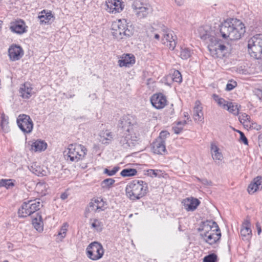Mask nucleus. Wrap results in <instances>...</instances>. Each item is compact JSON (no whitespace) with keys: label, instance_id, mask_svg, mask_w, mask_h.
I'll list each match as a JSON object with an SVG mask.
<instances>
[{"label":"nucleus","instance_id":"f257e3e1","mask_svg":"<svg viewBox=\"0 0 262 262\" xmlns=\"http://www.w3.org/2000/svg\"><path fill=\"white\" fill-rule=\"evenodd\" d=\"M220 31L222 37L231 40L239 39L246 32L244 24L236 18L227 19L221 24Z\"/></svg>","mask_w":262,"mask_h":262},{"label":"nucleus","instance_id":"f03ea898","mask_svg":"<svg viewBox=\"0 0 262 262\" xmlns=\"http://www.w3.org/2000/svg\"><path fill=\"white\" fill-rule=\"evenodd\" d=\"M125 191L127 196L130 200H139L147 193L148 185L142 180H134L126 185Z\"/></svg>","mask_w":262,"mask_h":262},{"label":"nucleus","instance_id":"7ed1b4c3","mask_svg":"<svg viewBox=\"0 0 262 262\" xmlns=\"http://www.w3.org/2000/svg\"><path fill=\"white\" fill-rule=\"evenodd\" d=\"M112 34L117 40L130 37L134 34L132 26H128L126 19H118L112 25Z\"/></svg>","mask_w":262,"mask_h":262},{"label":"nucleus","instance_id":"20e7f679","mask_svg":"<svg viewBox=\"0 0 262 262\" xmlns=\"http://www.w3.org/2000/svg\"><path fill=\"white\" fill-rule=\"evenodd\" d=\"M87 152L86 148L81 144H70L64 151L63 155L67 161L77 162L83 159Z\"/></svg>","mask_w":262,"mask_h":262},{"label":"nucleus","instance_id":"39448f33","mask_svg":"<svg viewBox=\"0 0 262 262\" xmlns=\"http://www.w3.org/2000/svg\"><path fill=\"white\" fill-rule=\"evenodd\" d=\"M248 52L255 59L262 58V34H256L251 37L248 43Z\"/></svg>","mask_w":262,"mask_h":262},{"label":"nucleus","instance_id":"423d86ee","mask_svg":"<svg viewBox=\"0 0 262 262\" xmlns=\"http://www.w3.org/2000/svg\"><path fill=\"white\" fill-rule=\"evenodd\" d=\"M42 206L40 202V199H38L25 202L18 209V215L21 217H25L31 215L38 211Z\"/></svg>","mask_w":262,"mask_h":262},{"label":"nucleus","instance_id":"0eeeda50","mask_svg":"<svg viewBox=\"0 0 262 262\" xmlns=\"http://www.w3.org/2000/svg\"><path fill=\"white\" fill-rule=\"evenodd\" d=\"M208 48L210 55L214 58L223 57L227 49L217 37L211 38V42H208Z\"/></svg>","mask_w":262,"mask_h":262},{"label":"nucleus","instance_id":"6e6552de","mask_svg":"<svg viewBox=\"0 0 262 262\" xmlns=\"http://www.w3.org/2000/svg\"><path fill=\"white\" fill-rule=\"evenodd\" d=\"M132 7L137 17L139 19L146 17L152 12V8L149 5L144 4L139 1H134Z\"/></svg>","mask_w":262,"mask_h":262},{"label":"nucleus","instance_id":"1a4fd4ad","mask_svg":"<svg viewBox=\"0 0 262 262\" xmlns=\"http://www.w3.org/2000/svg\"><path fill=\"white\" fill-rule=\"evenodd\" d=\"M87 256L93 260L100 259L103 255L104 249L101 244L97 242L91 243L86 248Z\"/></svg>","mask_w":262,"mask_h":262},{"label":"nucleus","instance_id":"9d476101","mask_svg":"<svg viewBox=\"0 0 262 262\" xmlns=\"http://www.w3.org/2000/svg\"><path fill=\"white\" fill-rule=\"evenodd\" d=\"M160 33L162 35V43L167 46L169 49L173 50L177 44V36L173 35V32L168 30L165 26H162L161 32Z\"/></svg>","mask_w":262,"mask_h":262},{"label":"nucleus","instance_id":"9b49d317","mask_svg":"<svg viewBox=\"0 0 262 262\" xmlns=\"http://www.w3.org/2000/svg\"><path fill=\"white\" fill-rule=\"evenodd\" d=\"M17 123L24 133L29 134L32 132L33 123L29 116L25 114L19 115L17 119Z\"/></svg>","mask_w":262,"mask_h":262},{"label":"nucleus","instance_id":"f8f14e48","mask_svg":"<svg viewBox=\"0 0 262 262\" xmlns=\"http://www.w3.org/2000/svg\"><path fill=\"white\" fill-rule=\"evenodd\" d=\"M106 6L108 12L116 14L123 10L124 5L120 0H108L106 2Z\"/></svg>","mask_w":262,"mask_h":262},{"label":"nucleus","instance_id":"ddd939ff","mask_svg":"<svg viewBox=\"0 0 262 262\" xmlns=\"http://www.w3.org/2000/svg\"><path fill=\"white\" fill-rule=\"evenodd\" d=\"M201 237L209 245H213L220 241L221 237V232L220 229L217 231H211L206 233H200Z\"/></svg>","mask_w":262,"mask_h":262},{"label":"nucleus","instance_id":"4468645a","mask_svg":"<svg viewBox=\"0 0 262 262\" xmlns=\"http://www.w3.org/2000/svg\"><path fill=\"white\" fill-rule=\"evenodd\" d=\"M219 227L217 223L212 220H207L202 223L200 228L198 229L201 233H206L212 231H217L219 230Z\"/></svg>","mask_w":262,"mask_h":262},{"label":"nucleus","instance_id":"2eb2a0df","mask_svg":"<svg viewBox=\"0 0 262 262\" xmlns=\"http://www.w3.org/2000/svg\"><path fill=\"white\" fill-rule=\"evenodd\" d=\"M152 105L157 109L163 108L166 104V97L161 93L154 94L150 98Z\"/></svg>","mask_w":262,"mask_h":262},{"label":"nucleus","instance_id":"dca6fc26","mask_svg":"<svg viewBox=\"0 0 262 262\" xmlns=\"http://www.w3.org/2000/svg\"><path fill=\"white\" fill-rule=\"evenodd\" d=\"M135 121L133 116L127 115L122 117L119 123V126L121 128L122 131L130 133V126L133 125Z\"/></svg>","mask_w":262,"mask_h":262},{"label":"nucleus","instance_id":"f3484780","mask_svg":"<svg viewBox=\"0 0 262 262\" xmlns=\"http://www.w3.org/2000/svg\"><path fill=\"white\" fill-rule=\"evenodd\" d=\"M198 31L200 37L203 40L208 39V42H211V38H217L215 32L211 30L209 26L201 27Z\"/></svg>","mask_w":262,"mask_h":262},{"label":"nucleus","instance_id":"a211bd4d","mask_svg":"<svg viewBox=\"0 0 262 262\" xmlns=\"http://www.w3.org/2000/svg\"><path fill=\"white\" fill-rule=\"evenodd\" d=\"M8 54L11 60L16 61L23 56L24 51L20 46L12 45L9 48Z\"/></svg>","mask_w":262,"mask_h":262},{"label":"nucleus","instance_id":"6ab92c4d","mask_svg":"<svg viewBox=\"0 0 262 262\" xmlns=\"http://www.w3.org/2000/svg\"><path fill=\"white\" fill-rule=\"evenodd\" d=\"M184 208L188 211H193L200 205V201L196 198H188L183 200Z\"/></svg>","mask_w":262,"mask_h":262},{"label":"nucleus","instance_id":"aec40b11","mask_svg":"<svg viewBox=\"0 0 262 262\" xmlns=\"http://www.w3.org/2000/svg\"><path fill=\"white\" fill-rule=\"evenodd\" d=\"M33 88L30 82H26L20 85L19 93L23 99H28L32 96Z\"/></svg>","mask_w":262,"mask_h":262},{"label":"nucleus","instance_id":"412c9836","mask_svg":"<svg viewBox=\"0 0 262 262\" xmlns=\"http://www.w3.org/2000/svg\"><path fill=\"white\" fill-rule=\"evenodd\" d=\"M152 151L155 154L163 155L166 152L165 142L161 139H157L152 143Z\"/></svg>","mask_w":262,"mask_h":262},{"label":"nucleus","instance_id":"4be33fe9","mask_svg":"<svg viewBox=\"0 0 262 262\" xmlns=\"http://www.w3.org/2000/svg\"><path fill=\"white\" fill-rule=\"evenodd\" d=\"M135 63V57L131 54H123L121 59L118 60V64L120 67H129Z\"/></svg>","mask_w":262,"mask_h":262},{"label":"nucleus","instance_id":"5701e85b","mask_svg":"<svg viewBox=\"0 0 262 262\" xmlns=\"http://www.w3.org/2000/svg\"><path fill=\"white\" fill-rule=\"evenodd\" d=\"M262 188V177H257L249 185L247 190L250 194H253Z\"/></svg>","mask_w":262,"mask_h":262},{"label":"nucleus","instance_id":"b1692460","mask_svg":"<svg viewBox=\"0 0 262 262\" xmlns=\"http://www.w3.org/2000/svg\"><path fill=\"white\" fill-rule=\"evenodd\" d=\"M250 222L249 220H245L242 225V228L241 230V236L248 239L252 234V230L250 228Z\"/></svg>","mask_w":262,"mask_h":262},{"label":"nucleus","instance_id":"393cba45","mask_svg":"<svg viewBox=\"0 0 262 262\" xmlns=\"http://www.w3.org/2000/svg\"><path fill=\"white\" fill-rule=\"evenodd\" d=\"M202 108L200 102L196 101L193 108V118L195 121L200 122L203 120Z\"/></svg>","mask_w":262,"mask_h":262},{"label":"nucleus","instance_id":"a878e982","mask_svg":"<svg viewBox=\"0 0 262 262\" xmlns=\"http://www.w3.org/2000/svg\"><path fill=\"white\" fill-rule=\"evenodd\" d=\"M28 168L33 173L37 176H43L47 174L46 170L43 169V168L37 164V163H32Z\"/></svg>","mask_w":262,"mask_h":262},{"label":"nucleus","instance_id":"bb28decb","mask_svg":"<svg viewBox=\"0 0 262 262\" xmlns=\"http://www.w3.org/2000/svg\"><path fill=\"white\" fill-rule=\"evenodd\" d=\"M10 29L12 32L20 34L26 32L25 24L23 21H16L13 23L11 26Z\"/></svg>","mask_w":262,"mask_h":262},{"label":"nucleus","instance_id":"cd10ccee","mask_svg":"<svg viewBox=\"0 0 262 262\" xmlns=\"http://www.w3.org/2000/svg\"><path fill=\"white\" fill-rule=\"evenodd\" d=\"M32 225L34 228L38 232H42L43 231V222L41 215L37 213L36 217H33L32 219Z\"/></svg>","mask_w":262,"mask_h":262},{"label":"nucleus","instance_id":"c85d7f7f","mask_svg":"<svg viewBox=\"0 0 262 262\" xmlns=\"http://www.w3.org/2000/svg\"><path fill=\"white\" fill-rule=\"evenodd\" d=\"M90 224L91 229H92L94 231H97L98 232L102 231L103 228V223L101 221V220L98 219H90Z\"/></svg>","mask_w":262,"mask_h":262},{"label":"nucleus","instance_id":"c756f323","mask_svg":"<svg viewBox=\"0 0 262 262\" xmlns=\"http://www.w3.org/2000/svg\"><path fill=\"white\" fill-rule=\"evenodd\" d=\"M125 132L123 135H120L119 137V143L123 148L127 149L130 146V134Z\"/></svg>","mask_w":262,"mask_h":262},{"label":"nucleus","instance_id":"7c9ffc66","mask_svg":"<svg viewBox=\"0 0 262 262\" xmlns=\"http://www.w3.org/2000/svg\"><path fill=\"white\" fill-rule=\"evenodd\" d=\"M47 143L40 140L33 142L31 144V149L35 151H41L47 148Z\"/></svg>","mask_w":262,"mask_h":262},{"label":"nucleus","instance_id":"2f4dec72","mask_svg":"<svg viewBox=\"0 0 262 262\" xmlns=\"http://www.w3.org/2000/svg\"><path fill=\"white\" fill-rule=\"evenodd\" d=\"M102 207V206L99 205L98 204H96V203L94 202H91L88 207L85 209L84 212L85 217H88L89 216V213L92 211L99 212L100 210H102L101 208Z\"/></svg>","mask_w":262,"mask_h":262},{"label":"nucleus","instance_id":"473e14b6","mask_svg":"<svg viewBox=\"0 0 262 262\" xmlns=\"http://www.w3.org/2000/svg\"><path fill=\"white\" fill-rule=\"evenodd\" d=\"M38 17L41 23L46 24L53 17V15L50 11H46V10H43L39 13Z\"/></svg>","mask_w":262,"mask_h":262},{"label":"nucleus","instance_id":"72a5a7b5","mask_svg":"<svg viewBox=\"0 0 262 262\" xmlns=\"http://www.w3.org/2000/svg\"><path fill=\"white\" fill-rule=\"evenodd\" d=\"M113 139L111 132L106 130L100 135V141L102 144H108L111 143Z\"/></svg>","mask_w":262,"mask_h":262},{"label":"nucleus","instance_id":"f704fd0d","mask_svg":"<svg viewBox=\"0 0 262 262\" xmlns=\"http://www.w3.org/2000/svg\"><path fill=\"white\" fill-rule=\"evenodd\" d=\"M211 150L212 157L213 160L222 161L223 159V155L221 152L219 151V148L215 145L211 144Z\"/></svg>","mask_w":262,"mask_h":262},{"label":"nucleus","instance_id":"c9c22d12","mask_svg":"<svg viewBox=\"0 0 262 262\" xmlns=\"http://www.w3.org/2000/svg\"><path fill=\"white\" fill-rule=\"evenodd\" d=\"M115 180L112 178H107L104 180L101 183V186L103 189H109L113 187Z\"/></svg>","mask_w":262,"mask_h":262},{"label":"nucleus","instance_id":"e433bc0d","mask_svg":"<svg viewBox=\"0 0 262 262\" xmlns=\"http://www.w3.org/2000/svg\"><path fill=\"white\" fill-rule=\"evenodd\" d=\"M137 173V171L135 168H125L121 171L120 174L123 177H127L135 176Z\"/></svg>","mask_w":262,"mask_h":262},{"label":"nucleus","instance_id":"4c0bfd02","mask_svg":"<svg viewBox=\"0 0 262 262\" xmlns=\"http://www.w3.org/2000/svg\"><path fill=\"white\" fill-rule=\"evenodd\" d=\"M226 110L234 115H237L239 113V108L237 104H235L232 102L228 103Z\"/></svg>","mask_w":262,"mask_h":262},{"label":"nucleus","instance_id":"58836bf2","mask_svg":"<svg viewBox=\"0 0 262 262\" xmlns=\"http://www.w3.org/2000/svg\"><path fill=\"white\" fill-rule=\"evenodd\" d=\"M192 54V51L186 47H181L180 52V57L183 59H187Z\"/></svg>","mask_w":262,"mask_h":262},{"label":"nucleus","instance_id":"ea45409f","mask_svg":"<svg viewBox=\"0 0 262 262\" xmlns=\"http://www.w3.org/2000/svg\"><path fill=\"white\" fill-rule=\"evenodd\" d=\"M186 124V121H179L176 125L172 127V130L176 134H179L182 131L183 126Z\"/></svg>","mask_w":262,"mask_h":262},{"label":"nucleus","instance_id":"a19ab883","mask_svg":"<svg viewBox=\"0 0 262 262\" xmlns=\"http://www.w3.org/2000/svg\"><path fill=\"white\" fill-rule=\"evenodd\" d=\"M8 123V117L6 116L4 114H2L1 116V125L2 129L6 132H8L9 130Z\"/></svg>","mask_w":262,"mask_h":262},{"label":"nucleus","instance_id":"79ce46f5","mask_svg":"<svg viewBox=\"0 0 262 262\" xmlns=\"http://www.w3.org/2000/svg\"><path fill=\"white\" fill-rule=\"evenodd\" d=\"M68 226H69L68 224L67 223H65L62 225L61 228L60 229V230L58 233V236H59L60 237L61 241L66 236Z\"/></svg>","mask_w":262,"mask_h":262},{"label":"nucleus","instance_id":"37998d69","mask_svg":"<svg viewBox=\"0 0 262 262\" xmlns=\"http://www.w3.org/2000/svg\"><path fill=\"white\" fill-rule=\"evenodd\" d=\"M14 184L13 182V180L11 179H8V180L2 179L0 181V186L5 187L7 189L14 186Z\"/></svg>","mask_w":262,"mask_h":262},{"label":"nucleus","instance_id":"c03bdc74","mask_svg":"<svg viewBox=\"0 0 262 262\" xmlns=\"http://www.w3.org/2000/svg\"><path fill=\"white\" fill-rule=\"evenodd\" d=\"M217 260V255L215 253H211L204 257L203 262H216Z\"/></svg>","mask_w":262,"mask_h":262},{"label":"nucleus","instance_id":"a18cd8bd","mask_svg":"<svg viewBox=\"0 0 262 262\" xmlns=\"http://www.w3.org/2000/svg\"><path fill=\"white\" fill-rule=\"evenodd\" d=\"M172 80L173 81L180 83L182 81V76L178 70H174L172 74Z\"/></svg>","mask_w":262,"mask_h":262},{"label":"nucleus","instance_id":"49530a36","mask_svg":"<svg viewBox=\"0 0 262 262\" xmlns=\"http://www.w3.org/2000/svg\"><path fill=\"white\" fill-rule=\"evenodd\" d=\"M147 175L152 178L160 177L161 171L158 169H148L146 171Z\"/></svg>","mask_w":262,"mask_h":262},{"label":"nucleus","instance_id":"de8ad7c7","mask_svg":"<svg viewBox=\"0 0 262 262\" xmlns=\"http://www.w3.org/2000/svg\"><path fill=\"white\" fill-rule=\"evenodd\" d=\"M119 167L118 166H115L113 168L112 170H110L107 168H105L104 170V173L106 174L108 176H112L115 175L117 171L119 170Z\"/></svg>","mask_w":262,"mask_h":262},{"label":"nucleus","instance_id":"09e8293b","mask_svg":"<svg viewBox=\"0 0 262 262\" xmlns=\"http://www.w3.org/2000/svg\"><path fill=\"white\" fill-rule=\"evenodd\" d=\"M250 117L245 113H242L239 116V120L241 123H245L247 121L250 122Z\"/></svg>","mask_w":262,"mask_h":262},{"label":"nucleus","instance_id":"8fccbe9b","mask_svg":"<svg viewBox=\"0 0 262 262\" xmlns=\"http://www.w3.org/2000/svg\"><path fill=\"white\" fill-rule=\"evenodd\" d=\"M217 103L219 105L222 106L224 109H226L229 102L226 101L224 99L220 98L217 99Z\"/></svg>","mask_w":262,"mask_h":262},{"label":"nucleus","instance_id":"3c124183","mask_svg":"<svg viewBox=\"0 0 262 262\" xmlns=\"http://www.w3.org/2000/svg\"><path fill=\"white\" fill-rule=\"evenodd\" d=\"M236 86H237V83L236 81H231L230 83H228L227 84L226 90L227 91H231Z\"/></svg>","mask_w":262,"mask_h":262},{"label":"nucleus","instance_id":"603ef678","mask_svg":"<svg viewBox=\"0 0 262 262\" xmlns=\"http://www.w3.org/2000/svg\"><path fill=\"white\" fill-rule=\"evenodd\" d=\"M240 135V140L242 142H243L245 145H247L248 143V139L245 136V134L241 131L238 130Z\"/></svg>","mask_w":262,"mask_h":262},{"label":"nucleus","instance_id":"864d4df0","mask_svg":"<svg viewBox=\"0 0 262 262\" xmlns=\"http://www.w3.org/2000/svg\"><path fill=\"white\" fill-rule=\"evenodd\" d=\"M169 135V133L166 131H162L160 134L159 138L158 139H161L162 140H164L165 141V138Z\"/></svg>","mask_w":262,"mask_h":262},{"label":"nucleus","instance_id":"5fc2aeb1","mask_svg":"<svg viewBox=\"0 0 262 262\" xmlns=\"http://www.w3.org/2000/svg\"><path fill=\"white\" fill-rule=\"evenodd\" d=\"M250 128L255 129L256 130H259L261 128V126L260 125L257 124L255 122L252 123L250 125Z\"/></svg>","mask_w":262,"mask_h":262},{"label":"nucleus","instance_id":"6e6d98bb","mask_svg":"<svg viewBox=\"0 0 262 262\" xmlns=\"http://www.w3.org/2000/svg\"><path fill=\"white\" fill-rule=\"evenodd\" d=\"M199 181L201 182L203 184L205 185H210L211 184V182L210 181H208L206 179H204L202 180H201L200 179H198Z\"/></svg>","mask_w":262,"mask_h":262},{"label":"nucleus","instance_id":"4d7b16f0","mask_svg":"<svg viewBox=\"0 0 262 262\" xmlns=\"http://www.w3.org/2000/svg\"><path fill=\"white\" fill-rule=\"evenodd\" d=\"M129 138L131 143H133L132 141H137L139 139V136H136L135 135L134 136L130 135Z\"/></svg>","mask_w":262,"mask_h":262},{"label":"nucleus","instance_id":"13d9d810","mask_svg":"<svg viewBox=\"0 0 262 262\" xmlns=\"http://www.w3.org/2000/svg\"><path fill=\"white\" fill-rule=\"evenodd\" d=\"M256 228H257V233H258V235H259L261 233V226H260V225L258 223H256Z\"/></svg>","mask_w":262,"mask_h":262},{"label":"nucleus","instance_id":"bf43d9fd","mask_svg":"<svg viewBox=\"0 0 262 262\" xmlns=\"http://www.w3.org/2000/svg\"><path fill=\"white\" fill-rule=\"evenodd\" d=\"M161 31H159V32H155L154 33V38L156 39H158L159 40V38H160V34H161L160 32Z\"/></svg>","mask_w":262,"mask_h":262},{"label":"nucleus","instance_id":"052dcab7","mask_svg":"<svg viewBox=\"0 0 262 262\" xmlns=\"http://www.w3.org/2000/svg\"><path fill=\"white\" fill-rule=\"evenodd\" d=\"M103 202V200L102 199H101V198H98L97 199H95L94 201V202H95V203H96V204H98L99 205H100V203L101 202Z\"/></svg>","mask_w":262,"mask_h":262},{"label":"nucleus","instance_id":"680f3d73","mask_svg":"<svg viewBox=\"0 0 262 262\" xmlns=\"http://www.w3.org/2000/svg\"><path fill=\"white\" fill-rule=\"evenodd\" d=\"M175 1V2L177 3V4L178 5V6H181L184 3V0H174Z\"/></svg>","mask_w":262,"mask_h":262},{"label":"nucleus","instance_id":"e2e57ef3","mask_svg":"<svg viewBox=\"0 0 262 262\" xmlns=\"http://www.w3.org/2000/svg\"><path fill=\"white\" fill-rule=\"evenodd\" d=\"M212 97H213V99H214V100H215V101H216L217 102V99L220 98L219 97V96H218V95H217L216 94H213V95H212Z\"/></svg>","mask_w":262,"mask_h":262},{"label":"nucleus","instance_id":"0e129e2a","mask_svg":"<svg viewBox=\"0 0 262 262\" xmlns=\"http://www.w3.org/2000/svg\"><path fill=\"white\" fill-rule=\"evenodd\" d=\"M67 194L66 193H62L61 194L60 198L62 200H65L67 198Z\"/></svg>","mask_w":262,"mask_h":262},{"label":"nucleus","instance_id":"69168bd1","mask_svg":"<svg viewBox=\"0 0 262 262\" xmlns=\"http://www.w3.org/2000/svg\"><path fill=\"white\" fill-rule=\"evenodd\" d=\"M149 30H150L151 32H154L155 31H157L159 29L158 28H155L154 27H151L149 28Z\"/></svg>","mask_w":262,"mask_h":262},{"label":"nucleus","instance_id":"338daca9","mask_svg":"<svg viewBox=\"0 0 262 262\" xmlns=\"http://www.w3.org/2000/svg\"><path fill=\"white\" fill-rule=\"evenodd\" d=\"M184 116H185V117H187V119H188V115L187 113H185Z\"/></svg>","mask_w":262,"mask_h":262},{"label":"nucleus","instance_id":"774afa93","mask_svg":"<svg viewBox=\"0 0 262 262\" xmlns=\"http://www.w3.org/2000/svg\"><path fill=\"white\" fill-rule=\"evenodd\" d=\"M2 24H3V21L2 20H0V29L2 28Z\"/></svg>","mask_w":262,"mask_h":262}]
</instances>
